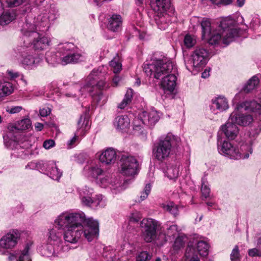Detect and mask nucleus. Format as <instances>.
Listing matches in <instances>:
<instances>
[{
  "mask_svg": "<svg viewBox=\"0 0 261 261\" xmlns=\"http://www.w3.org/2000/svg\"><path fill=\"white\" fill-rule=\"evenodd\" d=\"M74 45L70 42L60 43L57 47L56 54L47 53L46 54V60L50 64L61 63L63 65L68 64H74L82 61V54L75 53Z\"/></svg>",
  "mask_w": 261,
  "mask_h": 261,
  "instance_id": "4",
  "label": "nucleus"
},
{
  "mask_svg": "<svg viewBox=\"0 0 261 261\" xmlns=\"http://www.w3.org/2000/svg\"><path fill=\"white\" fill-rule=\"evenodd\" d=\"M179 163L174 162L167 165L164 170L165 175L170 179L177 178L179 173Z\"/></svg>",
  "mask_w": 261,
  "mask_h": 261,
  "instance_id": "26",
  "label": "nucleus"
},
{
  "mask_svg": "<svg viewBox=\"0 0 261 261\" xmlns=\"http://www.w3.org/2000/svg\"><path fill=\"white\" fill-rule=\"evenodd\" d=\"M36 167L37 169L42 170L45 168L49 176L54 180H58L62 175V172L59 171L56 163L54 162H49L47 163L38 162L36 164Z\"/></svg>",
  "mask_w": 261,
  "mask_h": 261,
  "instance_id": "18",
  "label": "nucleus"
},
{
  "mask_svg": "<svg viewBox=\"0 0 261 261\" xmlns=\"http://www.w3.org/2000/svg\"><path fill=\"white\" fill-rule=\"evenodd\" d=\"M5 146L9 149H19L20 148H27L29 147V143L27 141H18L9 139L8 137H4Z\"/></svg>",
  "mask_w": 261,
  "mask_h": 261,
  "instance_id": "25",
  "label": "nucleus"
},
{
  "mask_svg": "<svg viewBox=\"0 0 261 261\" xmlns=\"http://www.w3.org/2000/svg\"><path fill=\"white\" fill-rule=\"evenodd\" d=\"M97 183L102 188H106L110 184V178L109 176L105 175L102 178H100L97 181Z\"/></svg>",
  "mask_w": 261,
  "mask_h": 261,
  "instance_id": "47",
  "label": "nucleus"
},
{
  "mask_svg": "<svg viewBox=\"0 0 261 261\" xmlns=\"http://www.w3.org/2000/svg\"><path fill=\"white\" fill-rule=\"evenodd\" d=\"M13 19V16L9 12L2 13L0 17V22L2 25L9 23Z\"/></svg>",
  "mask_w": 261,
  "mask_h": 261,
  "instance_id": "44",
  "label": "nucleus"
},
{
  "mask_svg": "<svg viewBox=\"0 0 261 261\" xmlns=\"http://www.w3.org/2000/svg\"><path fill=\"white\" fill-rule=\"evenodd\" d=\"M33 242L31 240L26 241L22 249L10 252L8 256L9 261H32L31 251Z\"/></svg>",
  "mask_w": 261,
  "mask_h": 261,
  "instance_id": "13",
  "label": "nucleus"
},
{
  "mask_svg": "<svg viewBox=\"0 0 261 261\" xmlns=\"http://www.w3.org/2000/svg\"><path fill=\"white\" fill-rule=\"evenodd\" d=\"M182 261H200L193 242H188Z\"/></svg>",
  "mask_w": 261,
  "mask_h": 261,
  "instance_id": "29",
  "label": "nucleus"
},
{
  "mask_svg": "<svg viewBox=\"0 0 261 261\" xmlns=\"http://www.w3.org/2000/svg\"><path fill=\"white\" fill-rule=\"evenodd\" d=\"M105 68V66L99 67L97 70H93L87 77V86L91 87L92 90H90V92H93L95 90H99L100 91L103 89L105 86V82L99 80V73H101L102 69Z\"/></svg>",
  "mask_w": 261,
  "mask_h": 261,
  "instance_id": "16",
  "label": "nucleus"
},
{
  "mask_svg": "<svg viewBox=\"0 0 261 261\" xmlns=\"http://www.w3.org/2000/svg\"><path fill=\"white\" fill-rule=\"evenodd\" d=\"M9 75L12 79H15L19 76V74L17 72H13V71H8Z\"/></svg>",
  "mask_w": 261,
  "mask_h": 261,
  "instance_id": "60",
  "label": "nucleus"
},
{
  "mask_svg": "<svg viewBox=\"0 0 261 261\" xmlns=\"http://www.w3.org/2000/svg\"><path fill=\"white\" fill-rule=\"evenodd\" d=\"M31 4H33L37 6L41 5L44 0H29Z\"/></svg>",
  "mask_w": 261,
  "mask_h": 261,
  "instance_id": "63",
  "label": "nucleus"
},
{
  "mask_svg": "<svg viewBox=\"0 0 261 261\" xmlns=\"http://www.w3.org/2000/svg\"><path fill=\"white\" fill-rule=\"evenodd\" d=\"M90 127L88 118L86 114H82L78 122H77V128L76 130V134L81 136H84L85 132Z\"/></svg>",
  "mask_w": 261,
  "mask_h": 261,
  "instance_id": "30",
  "label": "nucleus"
},
{
  "mask_svg": "<svg viewBox=\"0 0 261 261\" xmlns=\"http://www.w3.org/2000/svg\"><path fill=\"white\" fill-rule=\"evenodd\" d=\"M13 91V87L11 83L5 82L0 84V97L9 95Z\"/></svg>",
  "mask_w": 261,
  "mask_h": 261,
  "instance_id": "36",
  "label": "nucleus"
},
{
  "mask_svg": "<svg viewBox=\"0 0 261 261\" xmlns=\"http://www.w3.org/2000/svg\"><path fill=\"white\" fill-rule=\"evenodd\" d=\"M196 43L195 39L191 35H187L184 38V44L187 48L193 47Z\"/></svg>",
  "mask_w": 261,
  "mask_h": 261,
  "instance_id": "46",
  "label": "nucleus"
},
{
  "mask_svg": "<svg viewBox=\"0 0 261 261\" xmlns=\"http://www.w3.org/2000/svg\"><path fill=\"white\" fill-rule=\"evenodd\" d=\"M35 127L37 131H40L43 127V125L42 123L37 122L35 124Z\"/></svg>",
  "mask_w": 261,
  "mask_h": 261,
  "instance_id": "64",
  "label": "nucleus"
},
{
  "mask_svg": "<svg viewBox=\"0 0 261 261\" xmlns=\"http://www.w3.org/2000/svg\"><path fill=\"white\" fill-rule=\"evenodd\" d=\"M189 242L193 243V247L195 249L197 253H199L200 255L206 256L208 254L209 246L206 242L194 238Z\"/></svg>",
  "mask_w": 261,
  "mask_h": 261,
  "instance_id": "27",
  "label": "nucleus"
},
{
  "mask_svg": "<svg viewBox=\"0 0 261 261\" xmlns=\"http://www.w3.org/2000/svg\"><path fill=\"white\" fill-rule=\"evenodd\" d=\"M142 120L141 114L138 118L135 119L133 122V128L135 130H140L142 127Z\"/></svg>",
  "mask_w": 261,
  "mask_h": 261,
  "instance_id": "49",
  "label": "nucleus"
},
{
  "mask_svg": "<svg viewBox=\"0 0 261 261\" xmlns=\"http://www.w3.org/2000/svg\"><path fill=\"white\" fill-rule=\"evenodd\" d=\"M22 110V108L21 106L7 107L6 108V111L10 114L19 113Z\"/></svg>",
  "mask_w": 261,
  "mask_h": 261,
  "instance_id": "53",
  "label": "nucleus"
},
{
  "mask_svg": "<svg viewBox=\"0 0 261 261\" xmlns=\"http://www.w3.org/2000/svg\"><path fill=\"white\" fill-rule=\"evenodd\" d=\"M8 129L10 132L13 133L16 131V130H18L17 129V123H16L15 124H9L8 126Z\"/></svg>",
  "mask_w": 261,
  "mask_h": 261,
  "instance_id": "59",
  "label": "nucleus"
},
{
  "mask_svg": "<svg viewBox=\"0 0 261 261\" xmlns=\"http://www.w3.org/2000/svg\"><path fill=\"white\" fill-rule=\"evenodd\" d=\"M21 232L17 229H12L0 238V255H5L16 248L20 242Z\"/></svg>",
  "mask_w": 261,
  "mask_h": 261,
  "instance_id": "10",
  "label": "nucleus"
},
{
  "mask_svg": "<svg viewBox=\"0 0 261 261\" xmlns=\"http://www.w3.org/2000/svg\"><path fill=\"white\" fill-rule=\"evenodd\" d=\"M142 237L146 242L160 240L162 227L160 222L151 218L143 219L140 222Z\"/></svg>",
  "mask_w": 261,
  "mask_h": 261,
  "instance_id": "9",
  "label": "nucleus"
},
{
  "mask_svg": "<svg viewBox=\"0 0 261 261\" xmlns=\"http://www.w3.org/2000/svg\"><path fill=\"white\" fill-rule=\"evenodd\" d=\"M201 192L203 198H206L210 196V189L205 177H203L201 179Z\"/></svg>",
  "mask_w": 261,
  "mask_h": 261,
  "instance_id": "40",
  "label": "nucleus"
},
{
  "mask_svg": "<svg viewBox=\"0 0 261 261\" xmlns=\"http://www.w3.org/2000/svg\"><path fill=\"white\" fill-rule=\"evenodd\" d=\"M238 109H244V111H248L261 115L260 102L256 100H246L242 102H238Z\"/></svg>",
  "mask_w": 261,
  "mask_h": 261,
  "instance_id": "22",
  "label": "nucleus"
},
{
  "mask_svg": "<svg viewBox=\"0 0 261 261\" xmlns=\"http://www.w3.org/2000/svg\"><path fill=\"white\" fill-rule=\"evenodd\" d=\"M208 53L206 49L198 48L194 50L190 56L185 57L186 68L189 70H197L206 64Z\"/></svg>",
  "mask_w": 261,
  "mask_h": 261,
  "instance_id": "11",
  "label": "nucleus"
},
{
  "mask_svg": "<svg viewBox=\"0 0 261 261\" xmlns=\"http://www.w3.org/2000/svg\"><path fill=\"white\" fill-rule=\"evenodd\" d=\"M230 258L231 261H239L240 254L239 251V248L237 246L232 250L230 254Z\"/></svg>",
  "mask_w": 261,
  "mask_h": 261,
  "instance_id": "51",
  "label": "nucleus"
},
{
  "mask_svg": "<svg viewBox=\"0 0 261 261\" xmlns=\"http://www.w3.org/2000/svg\"><path fill=\"white\" fill-rule=\"evenodd\" d=\"M85 172L87 176L93 178H97L103 173V170L98 165H92L85 169Z\"/></svg>",
  "mask_w": 261,
  "mask_h": 261,
  "instance_id": "32",
  "label": "nucleus"
},
{
  "mask_svg": "<svg viewBox=\"0 0 261 261\" xmlns=\"http://www.w3.org/2000/svg\"><path fill=\"white\" fill-rule=\"evenodd\" d=\"M92 98V102L96 105L102 106L107 100V97L104 95L101 91H98L96 93L92 94V92H90Z\"/></svg>",
  "mask_w": 261,
  "mask_h": 261,
  "instance_id": "35",
  "label": "nucleus"
},
{
  "mask_svg": "<svg viewBox=\"0 0 261 261\" xmlns=\"http://www.w3.org/2000/svg\"><path fill=\"white\" fill-rule=\"evenodd\" d=\"M179 141L178 137L168 133L163 140H160L154 145L152 151L153 156L159 161L166 160L170 154L172 147L176 145Z\"/></svg>",
  "mask_w": 261,
  "mask_h": 261,
  "instance_id": "7",
  "label": "nucleus"
},
{
  "mask_svg": "<svg viewBox=\"0 0 261 261\" xmlns=\"http://www.w3.org/2000/svg\"><path fill=\"white\" fill-rule=\"evenodd\" d=\"M122 18L119 14H113L107 18V28L114 32L121 30L122 25Z\"/></svg>",
  "mask_w": 261,
  "mask_h": 261,
  "instance_id": "21",
  "label": "nucleus"
},
{
  "mask_svg": "<svg viewBox=\"0 0 261 261\" xmlns=\"http://www.w3.org/2000/svg\"><path fill=\"white\" fill-rule=\"evenodd\" d=\"M18 60L24 68H30L39 62L40 59L35 57L31 51L27 47L20 46L16 52Z\"/></svg>",
  "mask_w": 261,
  "mask_h": 261,
  "instance_id": "14",
  "label": "nucleus"
},
{
  "mask_svg": "<svg viewBox=\"0 0 261 261\" xmlns=\"http://www.w3.org/2000/svg\"><path fill=\"white\" fill-rule=\"evenodd\" d=\"M162 207L164 211L174 212L175 211H181L180 207L175 205L173 202H167L162 204Z\"/></svg>",
  "mask_w": 261,
  "mask_h": 261,
  "instance_id": "43",
  "label": "nucleus"
},
{
  "mask_svg": "<svg viewBox=\"0 0 261 261\" xmlns=\"http://www.w3.org/2000/svg\"><path fill=\"white\" fill-rule=\"evenodd\" d=\"M133 90L129 89L127 90L123 100L119 104L118 107L120 109H124L132 101Z\"/></svg>",
  "mask_w": 261,
  "mask_h": 261,
  "instance_id": "38",
  "label": "nucleus"
},
{
  "mask_svg": "<svg viewBox=\"0 0 261 261\" xmlns=\"http://www.w3.org/2000/svg\"><path fill=\"white\" fill-rule=\"evenodd\" d=\"M233 21L231 20L225 19L222 20L219 27V32L214 31L211 32L208 36H206L210 44L216 45L222 40L223 44L228 45L232 42L235 37L238 36L239 31L234 28Z\"/></svg>",
  "mask_w": 261,
  "mask_h": 261,
  "instance_id": "6",
  "label": "nucleus"
},
{
  "mask_svg": "<svg viewBox=\"0 0 261 261\" xmlns=\"http://www.w3.org/2000/svg\"><path fill=\"white\" fill-rule=\"evenodd\" d=\"M9 7H17L27 0H6Z\"/></svg>",
  "mask_w": 261,
  "mask_h": 261,
  "instance_id": "54",
  "label": "nucleus"
},
{
  "mask_svg": "<svg viewBox=\"0 0 261 261\" xmlns=\"http://www.w3.org/2000/svg\"><path fill=\"white\" fill-rule=\"evenodd\" d=\"M17 123V129L21 130L28 129L32 126L31 120L29 118H25L18 121Z\"/></svg>",
  "mask_w": 261,
  "mask_h": 261,
  "instance_id": "42",
  "label": "nucleus"
},
{
  "mask_svg": "<svg viewBox=\"0 0 261 261\" xmlns=\"http://www.w3.org/2000/svg\"><path fill=\"white\" fill-rule=\"evenodd\" d=\"M221 129L226 137L230 140H234L239 132V129L236 123L230 120V117L228 121L222 126Z\"/></svg>",
  "mask_w": 261,
  "mask_h": 261,
  "instance_id": "20",
  "label": "nucleus"
},
{
  "mask_svg": "<svg viewBox=\"0 0 261 261\" xmlns=\"http://www.w3.org/2000/svg\"><path fill=\"white\" fill-rule=\"evenodd\" d=\"M120 171L126 176H133L137 174L139 164L136 159L131 155L122 154L119 161Z\"/></svg>",
  "mask_w": 261,
  "mask_h": 261,
  "instance_id": "12",
  "label": "nucleus"
},
{
  "mask_svg": "<svg viewBox=\"0 0 261 261\" xmlns=\"http://www.w3.org/2000/svg\"><path fill=\"white\" fill-rule=\"evenodd\" d=\"M114 125L117 130H125L128 128L130 121L127 116H119L115 118Z\"/></svg>",
  "mask_w": 261,
  "mask_h": 261,
  "instance_id": "31",
  "label": "nucleus"
},
{
  "mask_svg": "<svg viewBox=\"0 0 261 261\" xmlns=\"http://www.w3.org/2000/svg\"><path fill=\"white\" fill-rule=\"evenodd\" d=\"M143 70L147 76L162 78L161 87L165 92H173L176 85V69L171 61L167 59L154 60L151 64H144Z\"/></svg>",
  "mask_w": 261,
  "mask_h": 261,
  "instance_id": "2",
  "label": "nucleus"
},
{
  "mask_svg": "<svg viewBox=\"0 0 261 261\" xmlns=\"http://www.w3.org/2000/svg\"><path fill=\"white\" fill-rule=\"evenodd\" d=\"M82 192L85 193V195L87 196H92V194L93 193V189L87 186H85L84 187L81 189L79 191L80 198L82 197Z\"/></svg>",
  "mask_w": 261,
  "mask_h": 261,
  "instance_id": "52",
  "label": "nucleus"
},
{
  "mask_svg": "<svg viewBox=\"0 0 261 261\" xmlns=\"http://www.w3.org/2000/svg\"><path fill=\"white\" fill-rule=\"evenodd\" d=\"M151 258V255L145 251L138 253L136 256V261H149Z\"/></svg>",
  "mask_w": 261,
  "mask_h": 261,
  "instance_id": "45",
  "label": "nucleus"
},
{
  "mask_svg": "<svg viewBox=\"0 0 261 261\" xmlns=\"http://www.w3.org/2000/svg\"><path fill=\"white\" fill-rule=\"evenodd\" d=\"M178 230L176 225L173 224L169 227L166 228V231L165 233H163L161 229V236H160V240L162 241H167V237H175L178 234Z\"/></svg>",
  "mask_w": 261,
  "mask_h": 261,
  "instance_id": "34",
  "label": "nucleus"
},
{
  "mask_svg": "<svg viewBox=\"0 0 261 261\" xmlns=\"http://www.w3.org/2000/svg\"><path fill=\"white\" fill-rule=\"evenodd\" d=\"M151 190V185L147 184L146 185L143 191L141 193L140 201H143L148 196Z\"/></svg>",
  "mask_w": 261,
  "mask_h": 261,
  "instance_id": "48",
  "label": "nucleus"
},
{
  "mask_svg": "<svg viewBox=\"0 0 261 261\" xmlns=\"http://www.w3.org/2000/svg\"><path fill=\"white\" fill-rule=\"evenodd\" d=\"M212 3L216 5L222 4L227 5L231 4L233 0H210Z\"/></svg>",
  "mask_w": 261,
  "mask_h": 261,
  "instance_id": "56",
  "label": "nucleus"
},
{
  "mask_svg": "<svg viewBox=\"0 0 261 261\" xmlns=\"http://www.w3.org/2000/svg\"><path fill=\"white\" fill-rule=\"evenodd\" d=\"M55 145L54 140L52 139H49L45 140L43 144V146L46 149H49L51 147H53Z\"/></svg>",
  "mask_w": 261,
  "mask_h": 261,
  "instance_id": "55",
  "label": "nucleus"
},
{
  "mask_svg": "<svg viewBox=\"0 0 261 261\" xmlns=\"http://www.w3.org/2000/svg\"><path fill=\"white\" fill-rule=\"evenodd\" d=\"M141 117L142 123L148 126L154 125L160 118L158 112L154 109H151L149 112H143L141 114Z\"/></svg>",
  "mask_w": 261,
  "mask_h": 261,
  "instance_id": "23",
  "label": "nucleus"
},
{
  "mask_svg": "<svg viewBox=\"0 0 261 261\" xmlns=\"http://www.w3.org/2000/svg\"><path fill=\"white\" fill-rule=\"evenodd\" d=\"M82 197L81 200L83 205L95 208L97 207H104L106 205V199L102 195H96L94 198H92L91 196H87L85 193H82Z\"/></svg>",
  "mask_w": 261,
  "mask_h": 261,
  "instance_id": "17",
  "label": "nucleus"
},
{
  "mask_svg": "<svg viewBox=\"0 0 261 261\" xmlns=\"http://www.w3.org/2000/svg\"><path fill=\"white\" fill-rule=\"evenodd\" d=\"M218 148L221 154L235 160L247 159L252 153L250 146L248 144H242L238 148L227 141H224L221 146L219 145Z\"/></svg>",
  "mask_w": 261,
  "mask_h": 261,
  "instance_id": "8",
  "label": "nucleus"
},
{
  "mask_svg": "<svg viewBox=\"0 0 261 261\" xmlns=\"http://www.w3.org/2000/svg\"><path fill=\"white\" fill-rule=\"evenodd\" d=\"M151 3L154 11L163 16L169 8L171 4L170 0H151Z\"/></svg>",
  "mask_w": 261,
  "mask_h": 261,
  "instance_id": "28",
  "label": "nucleus"
},
{
  "mask_svg": "<svg viewBox=\"0 0 261 261\" xmlns=\"http://www.w3.org/2000/svg\"><path fill=\"white\" fill-rule=\"evenodd\" d=\"M110 65L113 68V72L115 73L119 72L122 69V65L119 62V59L118 56L113 58L110 62Z\"/></svg>",
  "mask_w": 261,
  "mask_h": 261,
  "instance_id": "41",
  "label": "nucleus"
},
{
  "mask_svg": "<svg viewBox=\"0 0 261 261\" xmlns=\"http://www.w3.org/2000/svg\"><path fill=\"white\" fill-rule=\"evenodd\" d=\"M55 224L66 229L64 239L70 243L77 242L82 234L88 242L99 236V222L93 218H86L85 213H62L56 219Z\"/></svg>",
  "mask_w": 261,
  "mask_h": 261,
  "instance_id": "1",
  "label": "nucleus"
},
{
  "mask_svg": "<svg viewBox=\"0 0 261 261\" xmlns=\"http://www.w3.org/2000/svg\"><path fill=\"white\" fill-rule=\"evenodd\" d=\"M244 111L243 108L238 109V105H237L234 111L230 115V120L241 126L249 125L253 122V116L250 114L243 113Z\"/></svg>",
  "mask_w": 261,
  "mask_h": 261,
  "instance_id": "15",
  "label": "nucleus"
},
{
  "mask_svg": "<svg viewBox=\"0 0 261 261\" xmlns=\"http://www.w3.org/2000/svg\"><path fill=\"white\" fill-rule=\"evenodd\" d=\"M228 108V100L223 96H219L212 100L211 110L215 114L225 111Z\"/></svg>",
  "mask_w": 261,
  "mask_h": 261,
  "instance_id": "19",
  "label": "nucleus"
},
{
  "mask_svg": "<svg viewBox=\"0 0 261 261\" xmlns=\"http://www.w3.org/2000/svg\"><path fill=\"white\" fill-rule=\"evenodd\" d=\"M187 238L185 236H179L177 237L172 245V251L174 253H178L184 248Z\"/></svg>",
  "mask_w": 261,
  "mask_h": 261,
  "instance_id": "33",
  "label": "nucleus"
},
{
  "mask_svg": "<svg viewBox=\"0 0 261 261\" xmlns=\"http://www.w3.org/2000/svg\"><path fill=\"white\" fill-rule=\"evenodd\" d=\"M62 228H60L55 223L53 228L49 230L47 243L41 249V253L46 257L59 256L70 249L62 240Z\"/></svg>",
  "mask_w": 261,
  "mask_h": 261,
  "instance_id": "5",
  "label": "nucleus"
},
{
  "mask_svg": "<svg viewBox=\"0 0 261 261\" xmlns=\"http://www.w3.org/2000/svg\"><path fill=\"white\" fill-rule=\"evenodd\" d=\"M259 83L258 79L256 76H252L247 83L243 88V90L248 93L254 89Z\"/></svg>",
  "mask_w": 261,
  "mask_h": 261,
  "instance_id": "37",
  "label": "nucleus"
},
{
  "mask_svg": "<svg viewBox=\"0 0 261 261\" xmlns=\"http://www.w3.org/2000/svg\"><path fill=\"white\" fill-rule=\"evenodd\" d=\"M138 214V213H132L129 220L130 222H138L141 219V217Z\"/></svg>",
  "mask_w": 261,
  "mask_h": 261,
  "instance_id": "58",
  "label": "nucleus"
},
{
  "mask_svg": "<svg viewBox=\"0 0 261 261\" xmlns=\"http://www.w3.org/2000/svg\"><path fill=\"white\" fill-rule=\"evenodd\" d=\"M117 154L115 150L111 148L107 149L99 155V161L106 164L115 163L116 160Z\"/></svg>",
  "mask_w": 261,
  "mask_h": 261,
  "instance_id": "24",
  "label": "nucleus"
},
{
  "mask_svg": "<svg viewBox=\"0 0 261 261\" xmlns=\"http://www.w3.org/2000/svg\"><path fill=\"white\" fill-rule=\"evenodd\" d=\"M54 17L51 18L46 15H40L37 18L38 22L34 24L28 16L25 23L21 29L22 33L26 38V40L24 41L30 42L36 50H43L46 48L49 45L50 40L47 37L40 35L36 30H37V27L41 32L47 30L49 28V21L54 20Z\"/></svg>",
  "mask_w": 261,
  "mask_h": 261,
  "instance_id": "3",
  "label": "nucleus"
},
{
  "mask_svg": "<svg viewBox=\"0 0 261 261\" xmlns=\"http://www.w3.org/2000/svg\"><path fill=\"white\" fill-rule=\"evenodd\" d=\"M201 27L202 36L203 38H206V36H208L212 32L210 21L207 19L204 18L201 22Z\"/></svg>",
  "mask_w": 261,
  "mask_h": 261,
  "instance_id": "39",
  "label": "nucleus"
},
{
  "mask_svg": "<svg viewBox=\"0 0 261 261\" xmlns=\"http://www.w3.org/2000/svg\"><path fill=\"white\" fill-rule=\"evenodd\" d=\"M51 110L48 107L43 108L40 110V115L42 117H46L50 113Z\"/></svg>",
  "mask_w": 261,
  "mask_h": 261,
  "instance_id": "57",
  "label": "nucleus"
},
{
  "mask_svg": "<svg viewBox=\"0 0 261 261\" xmlns=\"http://www.w3.org/2000/svg\"><path fill=\"white\" fill-rule=\"evenodd\" d=\"M249 256L251 257L261 256V249L257 246L255 248L249 249L248 251Z\"/></svg>",
  "mask_w": 261,
  "mask_h": 261,
  "instance_id": "50",
  "label": "nucleus"
},
{
  "mask_svg": "<svg viewBox=\"0 0 261 261\" xmlns=\"http://www.w3.org/2000/svg\"><path fill=\"white\" fill-rule=\"evenodd\" d=\"M120 81V78L117 75H115L113 79V84L115 85V86H117L118 85L119 82Z\"/></svg>",
  "mask_w": 261,
  "mask_h": 261,
  "instance_id": "62",
  "label": "nucleus"
},
{
  "mask_svg": "<svg viewBox=\"0 0 261 261\" xmlns=\"http://www.w3.org/2000/svg\"><path fill=\"white\" fill-rule=\"evenodd\" d=\"M78 136H80V135H77L76 133L75 134V136L69 141L68 144L69 145H72L77 140Z\"/></svg>",
  "mask_w": 261,
  "mask_h": 261,
  "instance_id": "61",
  "label": "nucleus"
}]
</instances>
